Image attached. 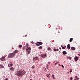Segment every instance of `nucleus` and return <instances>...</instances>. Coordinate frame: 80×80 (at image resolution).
<instances>
[{
	"mask_svg": "<svg viewBox=\"0 0 80 80\" xmlns=\"http://www.w3.org/2000/svg\"><path fill=\"white\" fill-rule=\"evenodd\" d=\"M4 80H8V78H5Z\"/></svg>",
	"mask_w": 80,
	"mask_h": 80,
	"instance_id": "nucleus-32",
	"label": "nucleus"
},
{
	"mask_svg": "<svg viewBox=\"0 0 80 80\" xmlns=\"http://www.w3.org/2000/svg\"><path fill=\"white\" fill-rule=\"evenodd\" d=\"M13 66V64H10V67H12Z\"/></svg>",
	"mask_w": 80,
	"mask_h": 80,
	"instance_id": "nucleus-29",
	"label": "nucleus"
},
{
	"mask_svg": "<svg viewBox=\"0 0 80 80\" xmlns=\"http://www.w3.org/2000/svg\"><path fill=\"white\" fill-rule=\"evenodd\" d=\"M4 67L2 66V65L0 64V68H4Z\"/></svg>",
	"mask_w": 80,
	"mask_h": 80,
	"instance_id": "nucleus-13",
	"label": "nucleus"
},
{
	"mask_svg": "<svg viewBox=\"0 0 80 80\" xmlns=\"http://www.w3.org/2000/svg\"><path fill=\"white\" fill-rule=\"evenodd\" d=\"M22 45H19V48H22Z\"/></svg>",
	"mask_w": 80,
	"mask_h": 80,
	"instance_id": "nucleus-26",
	"label": "nucleus"
},
{
	"mask_svg": "<svg viewBox=\"0 0 80 80\" xmlns=\"http://www.w3.org/2000/svg\"><path fill=\"white\" fill-rule=\"evenodd\" d=\"M2 61H3L5 60V57H3L0 58Z\"/></svg>",
	"mask_w": 80,
	"mask_h": 80,
	"instance_id": "nucleus-8",
	"label": "nucleus"
},
{
	"mask_svg": "<svg viewBox=\"0 0 80 80\" xmlns=\"http://www.w3.org/2000/svg\"><path fill=\"white\" fill-rule=\"evenodd\" d=\"M62 53H63L64 55H66V54H67V52L65 51H64L62 52Z\"/></svg>",
	"mask_w": 80,
	"mask_h": 80,
	"instance_id": "nucleus-15",
	"label": "nucleus"
},
{
	"mask_svg": "<svg viewBox=\"0 0 80 80\" xmlns=\"http://www.w3.org/2000/svg\"><path fill=\"white\" fill-rule=\"evenodd\" d=\"M38 49H42V47L40 46L38 48Z\"/></svg>",
	"mask_w": 80,
	"mask_h": 80,
	"instance_id": "nucleus-20",
	"label": "nucleus"
},
{
	"mask_svg": "<svg viewBox=\"0 0 80 80\" xmlns=\"http://www.w3.org/2000/svg\"><path fill=\"white\" fill-rule=\"evenodd\" d=\"M48 63L49 64H50V62H48Z\"/></svg>",
	"mask_w": 80,
	"mask_h": 80,
	"instance_id": "nucleus-37",
	"label": "nucleus"
},
{
	"mask_svg": "<svg viewBox=\"0 0 80 80\" xmlns=\"http://www.w3.org/2000/svg\"><path fill=\"white\" fill-rule=\"evenodd\" d=\"M53 50L54 51H57V52H58L59 50H58V48L57 49H56L55 48H54Z\"/></svg>",
	"mask_w": 80,
	"mask_h": 80,
	"instance_id": "nucleus-17",
	"label": "nucleus"
},
{
	"mask_svg": "<svg viewBox=\"0 0 80 80\" xmlns=\"http://www.w3.org/2000/svg\"><path fill=\"white\" fill-rule=\"evenodd\" d=\"M35 44L36 45H37V46H40V44H39V43L38 42H37L35 43Z\"/></svg>",
	"mask_w": 80,
	"mask_h": 80,
	"instance_id": "nucleus-9",
	"label": "nucleus"
},
{
	"mask_svg": "<svg viewBox=\"0 0 80 80\" xmlns=\"http://www.w3.org/2000/svg\"><path fill=\"white\" fill-rule=\"evenodd\" d=\"M78 55H79V56H80V54H78Z\"/></svg>",
	"mask_w": 80,
	"mask_h": 80,
	"instance_id": "nucleus-39",
	"label": "nucleus"
},
{
	"mask_svg": "<svg viewBox=\"0 0 80 80\" xmlns=\"http://www.w3.org/2000/svg\"><path fill=\"white\" fill-rule=\"evenodd\" d=\"M71 80H73V78L72 77H71L70 78Z\"/></svg>",
	"mask_w": 80,
	"mask_h": 80,
	"instance_id": "nucleus-30",
	"label": "nucleus"
},
{
	"mask_svg": "<svg viewBox=\"0 0 80 80\" xmlns=\"http://www.w3.org/2000/svg\"><path fill=\"white\" fill-rule=\"evenodd\" d=\"M67 48L68 50H69L70 48V45L68 44L67 45Z\"/></svg>",
	"mask_w": 80,
	"mask_h": 80,
	"instance_id": "nucleus-7",
	"label": "nucleus"
},
{
	"mask_svg": "<svg viewBox=\"0 0 80 80\" xmlns=\"http://www.w3.org/2000/svg\"><path fill=\"white\" fill-rule=\"evenodd\" d=\"M46 65H47L46 66L47 68L48 69V64H47Z\"/></svg>",
	"mask_w": 80,
	"mask_h": 80,
	"instance_id": "nucleus-24",
	"label": "nucleus"
},
{
	"mask_svg": "<svg viewBox=\"0 0 80 80\" xmlns=\"http://www.w3.org/2000/svg\"><path fill=\"white\" fill-rule=\"evenodd\" d=\"M67 59H69V60H72V58L69 56L67 58Z\"/></svg>",
	"mask_w": 80,
	"mask_h": 80,
	"instance_id": "nucleus-16",
	"label": "nucleus"
},
{
	"mask_svg": "<svg viewBox=\"0 0 80 80\" xmlns=\"http://www.w3.org/2000/svg\"><path fill=\"white\" fill-rule=\"evenodd\" d=\"M31 43H32V44H34V42H33V41H32V42H31Z\"/></svg>",
	"mask_w": 80,
	"mask_h": 80,
	"instance_id": "nucleus-31",
	"label": "nucleus"
},
{
	"mask_svg": "<svg viewBox=\"0 0 80 80\" xmlns=\"http://www.w3.org/2000/svg\"><path fill=\"white\" fill-rule=\"evenodd\" d=\"M26 47H27V48H26V50L28 52V54H30V50H31V48L28 47V43L26 44Z\"/></svg>",
	"mask_w": 80,
	"mask_h": 80,
	"instance_id": "nucleus-3",
	"label": "nucleus"
},
{
	"mask_svg": "<svg viewBox=\"0 0 80 80\" xmlns=\"http://www.w3.org/2000/svg\"><path fill=\"white\" fill-rule=\"evenodd\" d=\"M74 80H77V79H74Z\"/></svg>",
	"mask_w": 80,
	"mask_h": 80,
	"instance_id": "nucleus-41",
	"label": "nucleus"
},
{
	"mask_svg": "<svg viewBox=\"0 0 80 80\" xmlns=\"http://www.w3.org/2000/svg\"><path fill=\"white\" fill-rule=\"evenodd\" d=\"M27 35H26L25 36H23V37H27Z\"/></svg>",
	"mask_w": 80,
	"mask_h": 80,
	"instance_id": "nucleus-33",
	"label": "nucleus"
},
{
	"mask_svg": "<svg viewBox=\"0 0 80 80\" xmlns=\"http://www.w3.org/2000/svg\"><path fill=\"white\" fill-rule=\"evenodd\" d=\"M26 72L25 71H22L21 70H19L17 72L15 73V75H17V76H22L23 75H24L25 74Z\"/></svg>",
	"mask_w": 80,
	"mask_h": 80,
	"instance_id": "nucleus-1",
	"label": "nucleus"
},
{
	"mask_svg": "<svg viewBox=\"0 0 80 80\" xmlns=\"http://www.w3.org/2000/svg\"><path fill=\"white\" fill-rule=\"evenodd\" d=\"M52 75V78H54V79H55V77H54V75H53V74Z\"/></svg>",
	"mask_w": 80,
	"mask_h": 80,
	"instance_id": "nucleus-27",
	"label": "nucleus"
},
{
	"mask_svg": "<svg viewBox=\"0 0 80 80\" xmlns=\"http://www.w3.org/2000/svg\"><path fill=\"white\" fill-rule=\"evenodd\" d=\"M18 52V50H15L12 53H10L9 54L8 56V58H13L14 57V55Z\"/></svg>",
	"mask_w": 80,
	"mask_h": 80,
	"instance_id": "nucleus-2",
	"label": "nucleus"
},
{
	"mask_svg": "<svg viewBox=\"0 0 80 80\" xmlns=\"http://www.w3.org/2000/svg\"><path fill=\"white\" fill-rule=\"evenodd\" d=\"M38 43H39V45H42V44H43V43L41 42H38Z\"/></svg>",
	"mask_w": 80,
	"mask_h": 80,
	"instance_id": "nucleus-18",
	"label": "nucleus"
},
{
	"mask_svg": "<svg viewBox=\"0 0 80 80\" xmlns=\"http://www.w3.org/2000/svg\"><path fill=\"white\" fill-rule=\"evenodd\" d=\"M35 68V66H32V70L33 69Z\"/></svg>",
	"mask_w": 80,
	"mask_h": 80,
	"instance_id": "nucleus-23",
	"label": "nucleus"
},
{
	"mask_svg": "<svg viewBox=\"0 0 80 80\" xmlns=\"http://www.w3.org/2000/svg\"><path fill=\"white\" fill-rule=\"evenodd\" d=\"M8 66L9 67H10V66L9 64H8Z\"/></svg>",
	"mask_w": 80,
	"mask_h": 80,
	"instance_id": "nucleus-34",
	"label": "nucleus"
},
{
	"mask_svg": "<svg viewBox=\"0 0 80 80\" xmlns=\"http://www.w3.org/2000/svg\"><path fill=\"white\" fill-rule=\"evenodd\" d=\"M47 77H48V78H50V76L49 75V74H47Z\"/></svg>",
	"mask_w": 80,
	"mask_h": 80,
	"instance_id": "nucleus-25",
	"label": "nucleus"
},
{
	"mask_svg": "<svg viewBox=\"0 0 80 80\" xmlns=\"http://www.w3.org/2000/svg\"><path fill=\"white\" fill-rule=\"evenodd\" d=\"M59 49H60V50H61V49H62V48H59Z\"/></svg>",
	"mask_w": 80,
	"mask_h": 80,
	"instance_id": "nucleus-38",
	"label": "nucleus"
},
{
	"mask_svg": "<svg viewBox=\"0 0 80 80\" xmlns=\"http://www.w3.org/2000/svg\"><path fill=\"white\" fill-rule=\"evenodd\" d=\"M71 49L72 50H75V48L74 47H72Z\"/></svg>",
	"mask_w": 80,
	"mask_h": 80,
	"instance_id": "nucleus-14",
	"label": "nucleus"
},
{
	"mask_svg": "<svg viewBox=\"0 0 80 80\" xmlns=\"http://www.w3.org/2000/svg\"><path fill=\"white\" fill-rule=\"evenodd\" d=\"M9 70H12V71H13L14 70V69L12 67L10 68Z\"/></svg>",
	"mask_w": 80,
	"mask_h": 80,
	"instance_id": "nucleus-12",
	"label": "nucleus"
},
{
	"mask_svg": "<svg viewBox=\"0 0 80 80\" xmlns=\"http://www.w3.org/2000/svg\"><path fill=\"white\" fill-rule=\"evenodd\" d=\"M61 67H62V68H64V66H63V65H62L61 66Z\"/></svg>",
	"mask_w": 80,
	"mask_h": 80,
	"instance_id": "nucleus-35",
	"label": "nucleus"
},
{
	"mask_svg": "<svg viewBox=\"0 0 80 80\" xmlns=\"http://www.w3.org/2000/svg\"><path fill=\"white\" fill-rule=\"evenodd\" d=\"M48 50H51V48L50 47H48Z\"/></svg>",
	"mask_w": 80,
	"mask_h": 80,
	"instance_id": "nucleus-22",
	"label": "nucleus"
},
{
	"mask_svg": "<svg viewBox=\"0 0 80 80\" xmlns=\"http://www.w3.org/2000/svg\"><path fill=\"white\" fill-rule=\"evenodd\" d=\"M58 63H58V62H57L56 63H55V65H57L58 64Z\"/></svg>",
	"mask_w": 80,
	"mask_h": 80,
	"instance_id": "nucleus-28",
	"label": "nucleus"
},
{
	"mask_svg": "<svg viewBox=\"0 0 80 80\" xmlns=\"http://www.w3.org/2000/svg\"><path fill=\"white\" fill-rule=\"evenodd\" d=\"M69 80H71L70 79Z\"/></svg>",
	"mask_w": 80,
	"mask_h": 80,
	"instance_id": "nucleus-42",
	"label": "nucleus"
},
{
	"mask_svg": "<svg viewBox=\"0 0 80 80\" xmlns=\"http://www.w3.org/2000/svg\"><path fill=\"white\" fill-rule=\"evenodd\" d=\"M68 73H69V72H68Z\"/></svg>",
	"mask_w": 80,
	"mask_h": 80,
	"instance_id": "nucleus-40",
	"label": "nucleus"
},
{
	"mask_svg": "<svg viewBox=\"0 0 80 80\" xmlns=\"http://www.w3.org/2000/svg\"><path fill=\"white\" fill-rule=\"evenodd\" d=\"M75 60L76 61H77L78 60V57H76L74 58Z\"/></svg>",
	"mask_w": 80,
	"mask_h": 80,
	"instance_id": "nucleus-6",
	"label": "nucleus"
},
{
	"mask_svg": "<svg viewBox=\"0 0 80 80\" xmlns=\"http://www.w3.org/2000/svg\"><path fill=\"white\" fill-rule=\"evenodd\" d=\"M46 53H45L44 54H42L40 56L41 57H42V58H45L47 56H46Z\"/></svg>",
	"mask_w": 80,
	"mask_h": 80,
	"instance_id": "nucleus-4",
	"label": "nucleus"
},
{
	"mask_svg": "<svg viewBox=\"0 0 80 80\" xmlns=\"http://www.w3.org/2000/svg\"><path fill=\"white\" fill-rule=\"evenodd\" d=\"M75 78L76 80H79V78H78V77H77V76H75Z\"/></svg>",
	"mask_w": 80,
	"mask_h": 80,
	"instance_id": "nucleus-11",
	"label": "nucleus"
},
{
	"mask_svg": "<svg viewBox=\"0 0 80 80\" xmlns=\"http://www.w3.org/2000/svg\"><path fill=\"white\" fill-rule=\"evenodd\" d=\"M72 72V70H70V73H71V72Z\"/></svg>",
	"mask_w": 80,
	"mask_h": 80,
	"instance_id": "nucleus-36",
	"label": "nucleus"
},
{
	"mask_svg": "<svg viewBox=\"0 0 80 80\" xmlns=\"http://www.w3.org/2000/svg\"><path fill=\"white\" fill-rule=\"evenodd\" d=\"M61 47L62 48V49H65L66 48V46H63L62 45H61Z\"/></svg>",
	"mask_w": 80,
	"mask_h": 80,
	"instance_id": "nucleus-10",
	"label": "nucleus"
},
{
	"mask_svg": "<svg viewBox=\"0 0 80 80\" xmlns=\"http://www.w3.org/2000/svg\"><path fill=\"white\" fill-rule=\"evenodd\" d=\"M72 40H73V38H71L69 40V42H72Z\"/></svg>",
	"mask_w": 80,
	"mask_h": 80,
	"instance_id": "nucleus-19",
	"label": "nucleus"
},
{
	"mask_svg": "<svg viewBox=\"0 0 80 80\" xmlns=\"http://www.w3.org/2000/svg\"><path fill=\"white\" fill-rule=\"evenodd\" d=\"M33 60H38V57H35V58H33Z\"/></svg>",
	"mask_w": 80,
	"mask_h": 80,
	"instance_id": "nucleus-5",
	"label": "nucleus"
},
{
	"mask_svg": "<svg viewBox=\"0 0 80 80\" xmlns=\"http://www.w3.org/2000/svg\"><path fill=\"white\" fill-rule=\"evenodd\" d=\"M25 50V47H24L22 48V50L24 51Z\"/></svg>",
	"mask_w": 80,
	"mask_h": 80,
	"instance_id": "nucleus-21",
	"label": "nucleus"
}]
</instances>
